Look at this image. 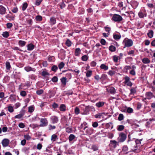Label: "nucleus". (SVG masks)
I'll return each instance as SVG.
<instances>
[{
  "label": "nucleus",
  "instance_id": "473e14b6",
  "mask_svg": "<svg viewBox=\"0 0 155 155\" xmlns=\"http://www.w3.org/2000/svg\"><path fill=\"white\" fill-rule=\"evenodd\" d=\"M5 64L6 69L8 70H9L11 67L10 63L8 62H6Z\"/></svg>",
  "mask_w": 155,
  "mask_h": 155
},
{
  "label": "nucleus",
  "instance_id": "37998d69",
  "mask_svg": "<svg viewBox=\"0 0 155 155\" xmlns=\"http://www.w3.org/2000/svg\"><path fill=\"white\" fill-rule=\"evenodd\" d=\"M2 35L5 38H7L9 36V34L8 32L5 31L3 33Z\"/></svg>",
  "mask_w": 155,
  "mask_h": 155
},
{
  "label": "nucleus",
  "instance_id": "a19ab883",
  "mask_svg": "<svg viewBox=\"0 0 155 155\" xmlns=\"http://www.w3.org/2000/svg\"><path fill=\"white\" fill-rule=\"evenodd\" d=\"M113 126L112 123H107V128L111 130L113 128Z\"/></svg>",
  "mask_w": 155,
  "mask_h": 155
},
{
  "label": "nucleus",
  "instance_id": "4be33fe9",
  "mask_svg": "<svg viewBox=\"0 0 155 155\" xmlns=\"http://www.w3.org/2000/svg\"><path fill=\"white\" fill-rule=\"evenodd\" d=\"M58 139V137L56 135L54 134L52 135L51 140L52 141L54 142Z\"/></svg>",
  "mask_w": 155,
  "mask_h": 155
},
{
  "label": "nucleus",
  "instance_id": "39448f33",
  "mask_svg": "<svg viewBox=\"0 0 155 155\" xmlns=\"http://www.w3.org/2000/svg\"><path fill=\"white\" fill-rule=\"evenodd\" d=\"M91 109H92L94 110L95 109L93 106H87L83 110V114H89V112Z\"/></svg>",
  "mask_w": 155,
  "mask_h": 155
},
{
  "label": "nucleus",
  "instance_id": "7c9ffc66",
  "mask_svg": "<svg viewBox=\"0 0 155 155\" xmlns=\"http://www.w3.org/2000/svg\"><path fill=\"white\" fill-rule=\"evenodd\" d=\"M113 60L115 62L117 63L118 62V60H119V58L118 57V56L116 55H114L113 56Z\"/></svg>",
  "mask_w": 155,
  "mask_h": 155
},
{
  "label": "nucleus",
  "instance_id": "aec40b11",
  "mask_svg": "<svg viewBox=\"0 0 155 155\" xmlns=\"http://www.w3.org/2000/svg\"><path fill=\"white\" fill-rule=\"evenodd\" d=\"M108 92L111 94H114L115 93V90L114 88L113 87H110L108 88Z\"/></svg>",
  "mask_w": 155,
  "mask_h": 155
},
{
  "label": "nucleus",
  "instance_id": "9b49d317",
  "mask_svg": "<svg viewBox=\"0 0 155 155\" xmlns=\"http://www.w3.org/2000/svg\"><path fill=\"white\" fill-rule=\"evenodd\" d=\"M145 95H146V98H145L146 99H148V100L152 98H153L154 96L153 94L150 92H147L146 93Z\"/></svg>",
  "mask_w": 155,
  "mask_h": 155
},
{
  "label": "nucleus",
  "instance_id": "49530a36",
  "mask_svg": "<svg viewBox=\"0 0 155 155\" xmlns=\"http://www.w3.org/2000/svg\"><path fill=\"white\" fill-rule=\"evenodd\" d=\"M66 44L68 46L70 47L71 44V42L69 39H67L66 42Z\"/></svg>",
  "mask_w": 155,
  "mask_h": 155
},
{
  "label": "nucleus",
  "instance_id": "f257e3e1",
  "mask_svg": "<svg viewBox=\"0 0 155 155\" xmlns=\"http://www.w3.org/2000/svg\"><path fill=\"white\" fill-rule=\"evenodd\" d=\"M142 140V139H136L135 141L129 140L128 141V143L131 147V149L132 151H135L141 145V141Z\"/></svg>",
  "mask_w": 155,
  "mask_h": 155
},
{
  "label": "nucleus",
  "instance_id": "4d7b16f0",
  "mask_svg": "<svg viewBox=\"0 0 155 155\" xmlns=\"http://www.w3.org/2000/svg\"><path fill=\"white\" fill-rule=\"evenodd\" d=\"M131 67L129 66H126L124 67V71L127 72V70L131 69Z\"/></svg>",
  "mask_w": 155,
  "mask_h": 155
},
{
  "label": "nucleus",
  "instance_id": "0eeeda50",
  "mask_svg": "<svg viewBox=\"0 0 155 155\" xmlns=\"http://www.w3.org/2000/svg\"><path fill=\"white\" fill-rule=\"evenodd\" d=\"M124 83L128 86L131 87L132 85V83L130 81V78L127 76H125L124 78Z\"/></svg>",
  "mask_w": 155,
  "mask_h": 155
},
{
  "label": "nucleus",
  "instance_id": "4c0bfd02",
  "mask_svg": "<svg viewBox=\"0 0 155 155\" xmlns=\"http://www.w3.org/2000/svg\"><path fill=\"white\" fill-rule=\"evenodd\" d=\"M66 131L67 132L69 133L72 132V130L71 127H68L66 128Z\"/></svg>",
  "mask_w": 155,
  "mask_h": 155
},
{
  "label": "nucleus",
  "instance_id": "a878e982",
  "mask_svg": "<svg viewBox=\"0 0 155 155\" xmlns=\"http://www.w3.org/2000/svg\"><path fill=\"white\" fill-rule=\"evenodd\" d=\"M18 44L20 46L23 47L26 44V42L24 41L20 40L19 41Z\"/></svg>",
  "mask_w": 155,
  "mask_h": 155
},
{
  "label": "nucleus",
  "instance_id": "6e6d98bb",
  "mask_svg": "<svg viewBox=\"0 0 155 155\" xmlns=\"http://www.w3.org/2000/svg\"><path fill=\"white\" fill-rule=\"evenodd\" d=\"M80 112V110L78 107H76L74 110V112L76 114H79Z\"/></svg>",
  "mask_w": 155,
  "mask_h": 155
},
{
  "label": "nucleus",
  "instance_id": "393cba45",
  "mask_svg": "<svg viewBox=\"0 0 155 155\" xmlns=\"http://www.w3.org/2000/svg\"><path fill=\"white\" fill-rule=\"evenodd\" d=\"M128 148L126 146H124L123 147L122 150L126 153H128Z\"/></svg>",
  "mask_w": 155,
  "mask_h": 155
},
{
  "label": "nucleus",
  "instance_id": "bf43d9fd",
  "mask_svg": "<svg viewBox=\"0 0 155 155\" xmlns=\"http://www.w3.org/2000/svg\"><path fill=\"white\" fill-rule=\"evenodd\" d=\"M18 126L20 128H23L25 127V125L23 123H20L18 124Z\"/></svg>",
  "mask_w": 155,
  "mask_h": 155
},
{
  "label": "nucleus",
  "instance_id": "7ed1b4c3",
  "mask_svg": "<svg viewBox=\"0 0 155 155\" xmlns=\"http://www.w3.org/2000/svg\"><path fill=\"white\" fill-rule=\"evenodd\" d=\"M123 44L124 46V48H125L126 47H129L133 45V41L130 39L125 38L123 41Z\"/></svg>",
  "mask_w": 155,
  "mask_h": 155
},
{
  "label": "nucleus",
  "instance_id": "864d4df0",
  "mask_svg": "<svg viewBox=\"0 0 155 155\" xmlns=\"http://www.w3.org/2000/svg\"><path fill=\"white\" fill-rule=\"evenodd\" d=\"M101 69H104V70H107V66H106L104 64H101L100 67Z\"/></svg>",
  "mask_w": 155,
  "mask_h": 155
},
{
  "label": "nucleus",
  "instance_id": "052dcab7",
  "mask_svg": "<svg viewBox=\"0 0 155 155\" xmlns=\"http://www.w3.org/2000/svg\"><path fill=\"white\" fill-rule=\"evenodd\" d=\"M24 137L25 138V139L28 140H29L31 138L30 137L28 134L25 135L24 136Z\"/></svg>",
  "mask_w": 155,
  "mask_h": 155
},
{
  "label": "nucleus",
  "instance_id": "e2e57ef3",
  "mask_svg": "<svg viewBox=\"0 0 155 155\" xmlns=\"http://www.w3.org/2000/svg\"><path fill=\"white\" fill-rule=\"evenodd\" d=\"M20 95L23 97H24L26 95V93L25 91H23L20 92Z\"/></svg>",
  "mask_w": 155,
  "mask_h": 155
},
{
  "label": "nucleus",
  "instance_id": "5fc2aeb1",
  "mask_svg": "<svg viewBox=\"0 0 155 155\" xmlns=\"http://www.w3.org/2000/svg\"><path fill=\"white\" fill-rule=\"evenodd\" d=\"M130 94L134 95L136 92V91L135 89L132 88L130 89Z\"/></svg>",
  "mask_w": 155,
  "mask_h": 155
},
{
  "label": "nucleus",
  "instance_id": "69168bd1",
  "mask_svg": "<svg viewBox=\"0 0 155 155\" xmlns=\"http://www.w3.org/2000/svg\"><path fill=\"white\" fill-rule=\"evenodd\" d=\"M48 127L49 130H50L55 129V127L54 126H52L51 125H49Z\"/></svg>",
  "mask_w": 155,
  "mask_h": 155
},
{
  "label": "nucleus",
  "instance_id": "f03ea898",
  "mask_svg": "<svg viewBox=\"0 0 155 155\" xmlns=\"http://www.w3.org/2000/svg\"><path fill=\"white\" fill-rule=\"evenodd\" d=\"M110 142V143L109 146L111 150L109 151L108 153L110 155H113V150L116 147L117 142L115 140H111Z\"/></svg>",
  "mask_w": 155,
  "mask_h": 155
},
{
  "label": "nucleus",
  "instance_id": "0e129e2a",
  "mask_svg": "<svg viewBox=\"0 0 155 155\" xmlns=\"http://www.w3.org/2000/svg\"><path fill=\"white\" fill-rule=\"evenodd\" d=\"M42 1V0H36L35 5L37 6L39 5Z\"/></svg>",
  "mask_w": 155,
  "mask_h": 155
},
{
  "label": "nucleus",
  "instance_id": "79ce46f5",
  "mask_svg": "<svg viewBox=\"0 0 155 155\" xmlns=\"http://www.w3.org/2000/svg\"><path fill=\"white\" fill-rule=\"evenodd\" d=\"M28 4L27 3H24L22 5V10L23 11H25L27 7Z\"/></svg>",
  "mask_w": 155,
  "mask_h": 155
},
{
  "label": "nucleus",
  "instance_id": "cd10ccee",
  "mask_svg": "<svg viewBox=\"0 0 155 155\" xmlns=\"http://www.w3.org/2000/svg\"><path fill=\"white\" fill-rule=\"evenodd\" d=\"M104 102H99L97 103L96 105V106L98 107H102L104 105Z\"/></svg>",
  "mask_w": 155,
  "mask_h": 155
},
{
  "label": "nucleus",
  "instance_id": "774afa93",
  "mask_svg": "<svg viewBox=\"0 0 155 155\" xmlns=\"http://www.w3.org/2000/svg\"><path fill=\"white\" fill-rule=\"evenodd\" d=\"M7 28H10L12 26V24L11 23H7L6 24Z\"/></svg>",
  "mask_w": 155,
  "mask_h": 155
},
{
  "label": "nucleus",
  "instance_id": "6e6552de",
  "mask_svg": "<svg viewBox=\"0 0 155 155\" xmlns=\"http://www.w3.org/2000/svg\"><path fill=\"white\" fill-rule=\"evenodd\" d=\"M41 124L39 126L44 127L47 125L48 122L47 119L45 118H41L40 120Z\"/></svg>",
  "mask_w": 155,
  "mask_h": 155
},
{
  "label": "nucleus",
  "instance_id": "ddd939ff",
  "mask_svg": "<svg viewBox=\"0 0 155 155\" xmlns=\"http://www.w3.org/2000/svg\"><path fill=\"white\" fill-rule=\"evenodd\" d=\"M6 12V9L3 6L0 5V14L1 15H5Z\"/></svg>",
  "mask_w": 155,
  "mask_h": 155
},
{
  "label": "nucleus",
  "instance_id": "bb28decb",
  "mask_svg": "<svg viewBox=\"0 0 155 155\" xmlns=\"http://www.w3.org/2000/svg\"><path fill=\"white\" fill-rule=\"evenodd\" d=\"M35 19L36 21H40L42 20V18L41 15H38L36 17Z\"/></svg>",
  "mask_w": 155,
  "mask_h": 155
},
{
  "label": "nucleus",
  "instance_id": "de8ad7c7",
  "mask_svg": "<svg viewBox=\"0 0 155 155\" xmlns=\"http://www.w3.org/2000/svg\"><path fill=\"white\" fill-rule=\"evenodd\" d=\"M92 71H88L86 74V76L87 77H90L92 75Z\"/></svg>",
  "mask_w": 155,
  "mask_h": 155
},
{
  "label": "nucleus",
  "instance_id": "5701e85b",
  "mask_svg": "<svg viewBox=\"0 0 155 155\" xmlns=\"http://www.w3.org/2000/svg\"><path fill=\"white\" fill-rule=\"evenodd\" d=\"M153 31L150 30L149 31V32L147 33L148 36L150 38H152L153 36Z\"/></svg>",
  "mask_w": 155,
  "mask_h": 155
},
{
  "label": "nucleus",
  "instance_id": "a18cd8bd",
  "mask_svg": "<svg viewBox=\"0 0 155 155\" xmlns=\"http://www.w3.org/2000/svg\"><path fill=\"white\" fill-rule=\"evenodd\" d=\"M124 119V115L122 114H119L118 117V120L119 121H121L123 120Z\"/></svg>",
  "mask_w": 155,
  "mask_h": 155
},
{
  "label": "nucleus",
  "instance_id": "c756f323",
  "mask_svg": "<svg viewBox=\"0 0 155 155\" xmlns=\"http://www.w3.org/2000/svg\"><path fill=\"white\" fill-rule=\"evenodd\" d=\"M138 15L139 17L140 18H143L144 16H146V15L143 12H140L138 13Z\"/></svg>",
  "mask_w": 155,
  "mask_h": 155
},
{
  "label": "nucleus",
  "instance_id": "f3484780",
  "mask_svg": "<svg viewBox=\"0 0 155 155\" xmlns=\"http://www.w3.org/2000/svg\"><path fill=\"white\" fill-rule=\"evenodd\" d=\"M81 52V50L80 48H78L75 49V55L76 56H79Z\"/></svg>",
  "mask_w": 155,
  "mask_h": 155
},
{
  "label": "nucleus",
  "instance_id": "423d86ee",
  "mask_svg": "<svg viewBox=\"0 0 155 155\" xmlns=\"http://www.w3.org/2000/svg\"><path fill=\"white\" fill-rule=\"evenodd\" d=\"M112 19L115 21H120L122 20L123 18L120 15L115 14L113 16Z\"/></svg>",
  "mask_w": 155,
  "mask_h": 155
},
{
  "label": "nucleus",
  "instance_id": "3c124183",
  "mask_svg": "<svg viewBox=\"0 0 155 155\" xmlns=\"http://www.w3.org/2000/svg\"><path fill=\"white\" fill-rule=\"evenodd\" d=\"M87 125V123L86 122H84L81 125V128L84 127V126H85L84 128V130H85V129L87 127L86 126Z\"/></svg>",
  "mask_w": 155,
  "mask_h": 155
},
{
  "label": "nucleus",
  "instance_id": "ea45409f",
  "mask_svg": "<svg viewBox=\"0 0 155 155\" xmlns=\"http://www.w3.org/2000/svg\"><path fill=\"white\" fill-rule=\"evenodd\" d=\"M25 70L27 72H29V71L32 70V68L29 66H27L25 68Z\"/></svg>",
  "mask_w": 155,
  "mask_h": 155
},
{
  "label": "nucleus",
  "instance_id": "c9c22d12",
  "mask_svg": "<svg viewBox=\"0 0 155 155\" xmlns=\"http://www.w3.org/2000/svg\"><path fill=\"white\" fill-rule=\"evenodd\" d=\"M64 66V64L63 62H61L58 65V67L60 70L62 69Z\"/></svg>",
  "mask_w": 155,
  "mask_h": 155
},
{
  "label": "nucleus",
  "instance_id": "2f4dec72",
  "mask_svg": "<svg viewBox=\"0 0 155 155\" xmlns=\"http://www.w3.org/2000/svg\"><path fill=\"white\" fill-rule=\"evenodd\" d=\"M88 59V57L87 55H84L81 57L82 60L84 61H86Z\"/></svg>",
  "mask_w": 155,
  "mask_h": 155
},
{
  "label": "nucleus",
  "instance_id": "dca6fc26",
  "mask_svg": "<svg viewBox=\"0 0 155 155\" xmlns=\"http://www.w3.org/2000/svg\"><path fill=\"white\" fill-rule=\"evenodd\" d=\"M66 78L65 77H63L61 79V82L64 87L66 85Z\"/></svg>",
  "mask_w": 155,
  "mask_h": 155
},
{
  "label": "nucleus",
  "instance_id": "f8f14e48",
  "mask_svg": "<svg viewBox=\"0 0 155 155\" xmlns=\"http://www.w3.org/2000/svg\"><path fill=\"white\" fill-rule=\"evenodd\" d=\"M9 143V140L7 139H4L2 141V144L3 147L7 146Z\"/></svg>",
  "mask_w": 155,
  "mask_h": 155
},
{
  "label": "nucleus",
  "instance_id": "603ef678",
  "mask_svg": "<svg viewBox=\"0 0 155 155\" xmlns=\"http://www.w3.org/2000/svg\"><path fill=\"white\" fill-rule=\"evenodd\" d=\"M8 110L9 112H12L14 111L13 108L11 106H9L8 107Z\"/></svg>",
  "mask_w": 155,
  "mask_h": 155
},
{
  "label": "nucleus",
  "instance_id": "338daca9",
  "mask_svg": "<svg viewBox=\"0 0 155 155\" xmlns=\"http://www.w3.org/2000/svg\"><path fill=\"white\" fill-rule=\"evenodd\" d=\"M92 125L94 127H96L98 126V124L96 122H94L93 123Z\"/></svg>",
  "mask_w": 155,
  "mask_h": 155
},
{
  "label": "nucleus",
  "instance_id": "e433bc0d",
  "mask_svg": "<svg viewBox=\"0 0 155 155\" xmlns=\"http://www.w3.org/2000/svg\"><path fill=\"white\" fill-rule=\"evenodd\" d=\"M75 137L74 135L70 134L68 137L69 140L70 141H71L74 139Z\"/></svg>",
  "mask_w": 155,
  "mask_h": 155
},
{
  "label": "nucleus",
  "instance_id": "9d476101",
  "mask_svg": "<svg viewBox=\"0 0 155 155\" xmlns=\"http://www.w3.org/2000/svg\"><path fill=\"white\" fill-rule=\"evenodd\" d=\"M50 119L52 123L54 124L57 123L58 121V117L55 116H51Z\"/></svg>",
  "mask_w": 155,
  "mask_h": 155
},
{
  "label": "nucleus",
  "instance_id": "20e7f679",
  "mask_svg": "<svg viewBox=\"0 0 155 155\" xmlns=\"http://www.w3.org/2000/svg\"><path fill=\"white\" fill-rule=\"evenodd\" d=\"M127 136L126 135L123 133H120L117 138V140L119 142H123L126 139Z\"/></svg>",
  "mask_w": 155,
  "mask_h": 155
},
{
  "label": "nucleus",
  "instance_id": "8fccbe9b",
  "mask_svg": "<svg viewBox=\"0 0 155 155\" xmlns=\"http://www.w3.org/2000/svg\"><path fill=\"white\" fill-rule=\"evenodd\" d=\"M58 80L57 77L54 76L52 78L51 81L54 82H56L58 81Z\"/></svg>",
  "mask_w": 155,
  "mask_h": 155
},
{
  "label": "nucleus",
  "instance_id": "b1692460",
  "mask_svg": "<svg viewBox=\"0 0 155 155\" xmlns=\"http://www.w3.org/2000/svg\"><path fill=\"white\" fill-rule=\"evenodd\" d=\"M60 110L61 111H64L66 110V107L64 104H61L60 107Z\"/></svg>",
  "mask_w": 155,
  "mask_h": 155
},
{
  "label": "nucleus",
  "instance_id": "f704fd0d",
  "mask_svg": "<svg viewBox=\"0 0 155 155\" xmlns=\"http://www.w3.org/2000/svg\"><path fill=\"white\" fill-rule=\"evenodd\" d=\"M41 75L44 76H45L49 75V74L46 70L43 71L41 72Z\"/></svg>",
  "mask_w": 155,
  "mask_h": 155
},
{
  "label": "nucleus",
  "instance_id": "4468645a",
  "mask_svg": "<svg viewBox=\"0 0 155 155\" xmlns=\"http://www.w3.org/2000/svg\"><path fill=\"white\" fill-rule=\"evenodd\" d=\"M113 37L114 39L116 40H118L120 38L121 36L120 35V34H117L114 33L113 35Z\"/></svg>",
  "mask_w": 155,
  "mask_h": 155
},
{
  "label": "nucleus",
  "instance_id": "13d9d810",
  "mask_svg": "<svg viewBox=\"0 0 155 155\" xmlns=\"http://www.w3.org/2000/svg\"><path fill=\"white\" fill-rule=\"evenodd\" d=\"M100 43L102 45H105L106 44V41L104 39H102L100 41Z\"/></svg>",
  "mask_w": 155,
  "mask_h": 155
},
{
  "label": "nucleus",
  "instance_id": "58836bf2",
  "mask_svg": "<svg viewBox=\"0 0 155 155\" xmlns=\"http://www.w3.org/2000/svg\"><path fill=\"white\" fill-rule=\"evenodd\" d=\"M124 126L123 125H119L118 126V127L117 128V130L118 131H121L124 129Z\"/></svg>",
  "mask_w": 155,
  "mask_h": 155
},
{
  "label": "nucleus",
  "instance_id": "c85d7f7f",
  "mask_svg": "<svg viewBox=\"0 0 155 155\" xmlns=\"http://www.w3.org/2000/svg\"><path fill=\"white\" fill-rule=\"evenodd\" d=\"M109 50L112 52H114L116 50V47L113 45H111L109 47Z\"/></svg>",
  "mask_w": 155,
  "mask_h": 155
},
{
  "label": "nucleus",
  "instance_id": "a211bd4d",
  "mask_svg": "<svg viewBox=\"0 0 155 155\" xmlns=\"http://www.w3.org/2000/svg\"><path fill=\"white\" fill-rule=\"evenodd\" d=\"M34 45L31 44H29L27 45V49L28 51L32 50L34 49Z\"/></svg>",
  "mask_w": 155,
  "mask_h": 155
},
{
  "label": "nucleus",
  "instance_id": "72a5a7b5",
  "mask_svg": "<svg viewBox=\"0 0 155 155\" xmlns=\"http://www.w3.org/2000/svg\"><path fill=\"white\" fill-rule=\"evenodd\" d=\"M92 129L91 128H88L86 130V133L88 134H91L92 133Z\"/></svg>",
  "mask_w": 155,
  "mask_h": 155
},
{
  "label": "nucleus",
  "instance_id": "c03bdc74",
  "mask_svg": "<svg viewBox=\"0 0 155 155\" xmlns=\"http://www.w3.org/2000/svg\"><path fill=\"white\" fill-rule=\"evenodd\" d=\"M58 69V67L56 65H54L51 67V70L52 71L56 72Z\"/></svg>",
  "mask_w": 155,
  "mask_h": 155
},
{
  "label": "nucleus",
  "instance_id": "680f3d73",
  "mask_svg": "<svg viewBox=\"0 0 155 155\" xmlns=\"http://www.w3.org/2000/svg\"><path fill=\"white\" fill-rule=\"evenodd\" d=\"M108 138L110 139H112L114 137V135L113 133H109L108 134Z\"/></svg>",
  "mask_w": 155,
  "mask_h": 155
},
{
  "label": "nucleus",
  "instance_id": "1a4fd4ad",
  "mask_svg": "<svg viewBox=\"0 0 155 155\" xmlns=\"http://www.w3.org/2000/svg\"><path fill=\"white\" fill-rule=\"evenodd\" d=\"M106 115V114L105 113H99L96 114L95 116V117L96 118H100L103 119L105 117Z\"/></svg>",
  "mask_w": 155,
  "mask_h": 155
},
{
  "label": "nucleus",
  "instance_id": "412c9836",
  "mask_svg": "<svg viewBox=\"0 0 155 155\" xmlns=\"http://www.w3.org/2000/svg\"><path fill=\"white\" fill-rule=\"evenodd\" d=\"M35 109V107L34 106L31 105L28 107V112L30 113L33 112Z\"/></svg>",
  "mask_w": 155,
  "mask_h": 155
},
{
  "label": "nucleus",
  "instance_id": "6ab92c4d",
  "mask_svg": "<svg viewBox=\"0 0 155 155\" xmlns=\"http://www.w3.org/2000/svg\"><path fill=\"white\" fill-rule=\"evenodd\" d=\"M55 18L54 17H51L50 19V23L51 25H53L56 23Z\"/></svg>",
  "mask_w": 155,
  "mask_h": 155
},
{
  "label": "nucleus",
  "instance_id": "2eb2a0df",
  "mask_svg": "<svg viewBox=\"0 0 155 155\" xmlns=\"http://www.w3.org/2000/svg\"><path fill=\"white\" fill-rule=\"evenodd\" d=\"M142 61L143 63L145 64H149L150 62V60L147 58H143L142 59Z\"/></svg>",
  "mask_w": 155,
  "mask_h": 155
},
{
  "label": "nucleus",
  "instance_id": "09e8293b",
  "mask_svg": "<svg viewBox=\"0 0 155 155\" xmlns=\"http://www.w3.org/2000/svg\"><path fill=\"white\" fill-rule=\"evenodd\" d=\"M133 112V110L131 108L129 107L127 108V112L129 113H131Z\"/></svg>",
  "mask_w": 155,
  "mask_h": 155
}]
</instances>
